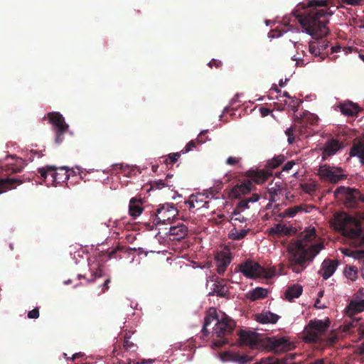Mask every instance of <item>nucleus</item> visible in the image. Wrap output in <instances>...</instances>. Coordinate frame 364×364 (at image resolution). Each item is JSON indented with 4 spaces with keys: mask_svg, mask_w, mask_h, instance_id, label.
Wrapping results in <instances>:
<instances>
[{
    "mask_svg": "<svg viewBox=\"0 0 364 364\" xmlns=\"http://www.w3.org/2000/svg\"><path fill=\"white\" fill-rule=\"evenodd\" d=\"M337 8L333 0H309L302 12L294 14L305 32L318 39L328 33L329 18Z\"/></svg>",
    "mask_w": 364,
    "mask_h": 364,
    "instance_id": "f257e3e1",
    "label": "nucleus"
},
{
    "mask_svg": "<svg viewBox=\"0 0 364 364\" xmlns=\"http://www.w3.org/2000/svg\"><path fill=\"white\" fill-rule=\"evenodd\" d=\"M316 237V230L313 228L306 230L302 239L298 240L294 247L289 249L287 267L295 273L301 272L306 266L308 261H311L316 255L323 248L322 243L311 245L309 247L307 242H311Z\"/></svg>",
    "mask_w": 364,
    "mask_h": 364,
    "instance_id": "f03ea898",
    "label": "nucleus"
},
{
    "mask_svg": "<svg viewBox=\"0 0 364 364\" xmlns=\"http://www.w3.org/2000/svg\"><path fill=\"white\" fill-rule=\"evenodd\" d=\"M329 223L331 227L343 236L356 240L360 245H364V229L358 218L345 212H337L333 215Z\"/></svg>",
    "mask_w": 364,
    "mask_h": 364,
    "instance_id": "7ed1b4c3",
    "label": "nucleus"
},
{
    "mask_svg": "<svg viewBox=\"0 0 364 364\" xmlns=\"http://www.w3.org/2000/svg\"><path fill=\"white\" fill-rule=\"evenodd\" d=\"M245 277L255 279L257 277L271 278L274 273L267 270L258 262L252 259H247L245 262L237 265V268Z\"/></svg>",
    "mask_w": 364,
    "mask_h": 364,
    "instance_id": "20e7f679",
    "label": "nucleus"
},
{
    "mask_svg": "<svg viewBox=\"0 0 364 364\" xmlns=\"http://www.w3.org/2000/svg\"><path fill=\"white\" fill-rule=\"evenodd\" d=\"M335 198L343 203L347 208H359V190L346 186H339L334 191Z\"/></svg>",
    "mask_w": 364,
    "mask_h": 364,
    "instance_id": "39448f33",
    "label": "nucleus"
},
{
    "mask_svg": "<svg viewBox=\"0 0 364 364\" xmlns=\"http://www.w3.org/2000/svg\"><path fill=\"white\" fill-rule=\"evenodd\" d=\"M327 322L321 320L311 321L304 330V340L309 343L318 342L328 328Z\"/></svg>",
    "mask_w": 364,
    "mask_h": 364,
    "instance_id": "423d86ee",
    "label": "nucleus"
},
{
    "mask_svg": "<svg viewBox=\"0 0 364 364\" xmlns=\"http://www.w3.org/2000/svg\"><path fill=\"white\" fill-rule=\"evenodd\" d=\"M42 178L46 179L49 174L55 183H60L68 181L70 178L69 169L66 166L56 167L55 166L48 165L38 169Z\"/></svg>",
    "mask_w": 364,
    "mask_h": 364,
    "instance_id": "0eeeda50",
    "label": "nucleus"
},
{
    "mask_svg": "<svg viewBox=\"0 0 364 364\" xmlns=\"http://www.w3.org/2000/svg\"><path fill=\"white\" fill-rule=\"evenodd\" d=\"M263 345L267 350L275 353H284L294 348V345L285 338H267L263 341Z\"/></svg>",
    "mask_w": 364,
    "mask_h": 364,
    "instance_id": "6e6552de",
    "label": "nucleus"
},
{
    "mask_svg": "<svg viewBox=\"0 0 364 364\" xmlns=\"http://www.w3.org/2000/svg\"><path fill=\"white\" fill-rule=\"evenodd\" d=\"M343 171V170L341 167L324 164L320 166L318 173L323 180L329 181L331 183H336L347 178V176L342 173Z\"/></svg>",
    "mask_w": 364,
    "mask_h": 364,
    "instance_id": "1a4fd4ad",
    "label": "nucleus"
},
{
    "mask_svg": "<svg viewBox=\"0 0 364 364\" xmlns=\"http://www.w3.org/2000/svg\"><path fill=\"white\" fill-rule=\"evenodd\" d=\"M178 214L177 208L173 203H165L159 206L155 213L156 224L170 223Z\"/></svg>",
    "mask_w": 364,
    "mask_h": 364,
    "instance_id": "9d476101",
    "label": "nucleus"
},
{
    "mask_svg": "<svg viewBox=\"0 0 364 364\" xmlns=\"http://www.w3.org/2000/svg\"><path fill=\"white\" fill-rule=\"evenodd\" d=\"M235 326V321L224 313L221 314L213 328V332L218 338H222L232 332Z\"/></svg>",
    "mask_w": 364,
    "mask_h": 364,
    "instance_id": "9b49d317",
    "label": "nucleus"
},
{
    "mask_svg": "<svg viewBox=\"0 0 364 364\" xmlns=\"http://www.w3.org/2000/svg\"><path fill=\"white\" fill-rule=\"evenodd\" d=\"M344 147L343 143L336 139L331 138L326 141L323 146L320 149L322 151L321 158L323 161L335 155L338 151Z\"/></svg>",
    "mask_w": 364,
    "mask_h": 364,
    "instance_id": "f8f14e48",
    "label": "nucleus"
},
{
    "mask_svg": "<svg viewBox=\"0 0 364 364\" xmlns=\"http://www.w3.org/2000/svg\"><path fill=\"white\" fill-rule=\"evenodd\" d=\"M238 336L241 344L249 346L252 349L259 347L260 341L257 333L241 330L238 333Z\"/></svg>",
    "mask_w": 364,
    "mask_h": 364,
    "instance_id": "ddd939ff",
    "label": "nucleus"
},
{
    "mask_svg": "<svg viewBox=\"0 0 364 364\" xmlns=\"http://www.w3.org/2000/svg\"><path fill=\"white\" fill-rule=\"evenodd\" d=\"M214 259L217 272L223 274L232 260L230 253L221 251L216 254Z\"/></svg>",
    "mask_w": 364,
    "mask_h": 364,
    "instance_id": "4468645a",
    "label": "nucleus"
},
{
    "mask_svg": "<svg viewBox=\"0 0 364 364\" xmlns=\"http://www.w3.org/2000/svg\"><path fill=\"white\" fill-rule=\"evenodd\" d=\"M338 264L339 262L338 260L326 259L321 264V268L318 271V274L323 277V279L326 280L334 274L338 266Z\"/></svg>",
    "mask_w": 364,
    "mask_h": 364,
    "instance_id": "2eb2a0df",
    "label": "nucleus"
},
{
    "mask_svg": "<svg viewBox=\"0 0 364 364\" xmlns=\"http://www.w3.org/2000/svg\"><path fill=\"white\" fill-rule=\"evenodd\" d=\"M49 122L53 125V129H68V124L65 122L63 115L58 112H49L47 114Z\"/></svg>",
    "mask_w": 364,
    "mask_h": 364,
    "instance_id": "dca6fc26",
    "label": "nucleus"
},
{
    "mask_svg": "<svg viewBox=\"0 0 364 364\" xmlns=\"http://www.w3.org/2000/svg\"><path fill=\"white\" fill-rule=\"evenodd\" d=\"M339 108L343 114L348 117H357L358 113L363 110L358 104L352 102L341 104Z\"/></svg>",
    "mask_w": 364,
    "mask_h": 364,
    "instance_id": "f3484780",
    "label": "nucleus"
},
{
    "mask_svg": "<svg viewBox=\"0 0 364 364\" xmlns=\"http://www.w3.org/2000/svg\"><path fill=\"white\" fill-rule=\"evenodd\" d=\"M212 292L209 295L216 294L220 297H226L229 294V289L224 279H217L211 287Z\"/></svg>",
    "mask_w": 364,
    "mask_h": 364,
    "instance_id": "a211bd4d",
    "label": "nucleus"
},
{
    "mask_svg": "<svg viewBox=\"0 0 364 364\" xmlns=\"http://www.w3.org/2000/svg\"><path fill=\"white\" fill-rule=\"evenodd\" d=\"M252 183H242L240 185L235 186L230 191L229 196L231 198H239L242 195L249 193L251 191Z\"/></svg>",
    "mask_w": 364,
    "mask_h": 364,
    "instance_id": "6ab92c4d",
    "label": "nucleus"
},
{
    "mask_svg": "<svg viewBox=\"0 0 364 364\" xmlns=\"http://www.w3.org/2000/svg\"><path fill=\"white\" fill-rule=\"evenodd\" d=\"M23 183V181L18 178H0V194L15 188L17 186Z\"/></svg>",
    "mask_w": 364,
    "mask_h": 364,
    "instance_id": "aec40b11",
    "label": "nucleus"
},
{
    "mask_svg": "<svg viewBox=\"0 0 364 364\" xmlns=\"http://www.w3.org/2000/svg\"><path fill=\"white\" fill-rule=\"evenodd\" d=\"M303 292V287L298 284L289 286L285 291L284 297L289 301H293L299 298Z\"/></svg>",
    "mask_w": 364,
    "mask_h": 364,
    "instance_id": "412c9836",
    "label": "nucleus"
},
{
    "mask_svg": "<svg viewBox=\"0 0 364 364\" xmlns=\"http://www.w3.org/2000/svg\"><path fill=\"white\" fill-rule=\"evenodd\" d=\"M279 316L270 311L262 312L256 315V321L261 323H276Z\"/></svg>",
    "mask_w": 364,
    "mask_h": 364,
    "instance_id": "4be33fe9",
    "label": "nucleus"
},
{
    "mask_svg": "<svg viewBox=\"0 0 364 364\" xmlns=\"http://www.w3.org/2000/svg\"><path fill=\"white\" fill-rule=\"evenodd\" d=\"M143 211V208L141 207V201L140 199H136V198H132L130 200L129 205V213L131 216L136 218L141 215Z\"/></svg>",
    "mask_w": 364,
    "mask_h": 364,
    "instance_id": "5701e85b",
    "label": "nucleus"
},
{
    "mask_svg": "<svg viewBox=\"0 0 364 364\" xmlns=\"http://www.w3.org/2000/svg\"><path fill=\"white\" fill-rule=\"evenodd\" d=\"M188 233V228L185 225L172 226L169 229V235L174 236L175 240L183 238Z\"/></svg>",
    "mask_w": 364,
    "mask_h": 364,
    "instance_id": "b1692460",
    "label": "nucleus"
},
{
    "mask_svg": "<svg viewBox=\"0 0 364 364\" xmlns=\"http://www.w3.org/2000/svg\"><path fill=\"white\" fill-rule=\"evenodd\" d=\"M2 171L6 172V174L19 173L23 169L22 159H17L15 164H6L4 166H2Z\"/></svg>",
    "mask_w": 364,
    "mask_h": 364,
    "instance_id": "393cba45",
    "label": "nucleus"
},
{
    "mask_svg": "<svg viewBox=\"0 0 364 364\" xmlns=\"http://www.w3.org/2000/svg\"><path fill=\"white\" fill-rule=\"evenodd\" d=\"M350 156H358L360 163L364 165V140L353 145L350 151Z\"/></svg>",
    "mask_w": 364,
    "mask_h": 364,
    "instance_id": "a878e982",
    "label": "nucleus"
},
{
    "mask_svg": "<svg viewBox=\"0 0 364 364\" xmlns=\"http://www.w3.org/2000/svg\"><path fill=\"white\" fill-rule=\"evenodd\" d=\"M309 51L314 57L318 58L317 60L318 62L323 60L328 55V53H321L319 48L316 44V41H311L309 43Z\"/></svg>",
    "mask_w": 364,
    "mask_h": 364,
    "instance_id": "bb28decb",
    "label": "nucleus"
},
{
    "mask_svg": "<svg viewBox=\"0 0 364 364\" xmlns=\"http://www.w3.org/2000/svg\"><path fill=\"white\" fill-rule=\"evenodd\" d=\"M346 318L343 322V331L349 332L351 329L358 325L360 321V318L355 317V316L346 315Z\"/></svg>",
    "mask_w": 364,
    "mask_h": 364,
    "instance_id": "cd10ccee",
    "label": "nucleus"
},
{
    "mask_svg": "<svg viewBox=\"0 0 364 364\" xmlns=\"http://www.w3.org/2000/svg\"><path fill=\"white\" fill-rule=\"evenodd\" d=\"M343 274L347 279L354 282L358 277V268L355 266L347 264L343 269Z\"/></svg>",
    "mask_w": 364,
    "mask_h": 364,
    "instance_id": "c85d7f7f",
    "label": "nucleus"
},
{
    "mask_svg": "<svg viewBox=\"0 0 364 364\" xmlns=\"http://www.w3.org/2000/svg\"><path fill=\"white\" fill-rule=\"evenodd\" d=\"M267 296V290L262 287H257L249 293V298L252 301L264 299Z\"/></svg>",
    "mask_w": 364,
    "mask_h": 364,
    "instance_id": "c756f323",
    "label": "nucleus"
},
{
    "mask_svg": "<svg viewBox=\"0 0 364 364\" xmlns=\"http://www.w3.org/2000/svg\"><path fill=\"white\" fill-rule=\"evenodd\" d=\"M250 231V228L238 230L234 228L229 232V238L232 240H240L243 239Z\"/></svg>",
    "mask_w": 364,
    "mask_h": 364,
    "instance_id": "7c9ffc66",
    "label": "nucleus"
},
{
    "mask_svg": "<svg viewBox=\"0 0 364 364\" xmlns=\"http://www.w3.org/2000/svg\"><path fill=\"white\" fill-rule=\"evenodd\" d=\"M220 316L218 315L216 312V309L215 308H210L205 317L204 324L205 326H208L210 325V323L214 321H217L219 318Z\"/></svg>",
    "mask_w": 364,
    "mask_h": 364,
    "instance_id": "2f4dec72",
    "label": "nucleus"
},
{
    "mask_svg": "<svg viewBox=\"0 0 364 364\" xmlns=\"http://www.w3.org/2000/svg\"><path fill=\"white\" fill-rule=\"evenodd\" d=\"M318 117L314 114L306 112L304 113V116L300 119V123L304 126V124H310L311 125H315L318 122Z\"/></svg>",
    "mask_w": 364,
    "mask_h": 364,
    "instance_id": "473e14b6",
    "label": "nucleus"
},
{
    "mask_svg": "<svg viewBox=\"0 0 364 364\" xmlns=\"http://www.w3.org/2000/svg\"><path fill=\"white\" fill-rule=\"evenodd\" d=\"M285 160V157L283 155H278L274 156L271 160L267 161V167L268 168H276L280 166Z\"/></svg>",
    "mask_w": 364,
    "mask_h": 364,
    "instance_id": "72a5a7b5",
    "label": "nucleus"
},
{
    "mask_svg": "<svg viewBox=\"0 0 364 364\" xmlns=\"http://www.w3.org/2000/svg\"><path fill=\"white\" fill-rule=\"evenodd\" d=\"M348 250L345 249L343 250V253L346 255L353 257L354 259H358L362 263V266L364 265V250H354L348 254Z\"/></svg>",
    "mask_w": 364,
    "mask_h": 364,
    "instance_id": "f704fd0d",
    "label": "nucleus"
},
{
    "mask_svg": "<svg viewBox=\"0 0 364 364\" xmlns=\"http://www.w3.org/2000/svg\"><path fill=\"white\" fill-rule=\"evenodd\" d=\"M181 151L180 152L171 153L168 155V157H162V163L166 164L167 166L171 165L173 166L180 158Z\"/></svg>",
    "mask_w": 364,
    "mask_h": 364,
    "instance_id": "c9c22d12",
    "label": "nucleus"
},
{
    "mask_svg": "<svg viewBox=\"0 0 364 364\" xmlns=\"http://www.w3.org/2000/svg\"><path fill=\"white\" fill-rule=\"evenodd\" d=\"M250 202L248 200L245 198L244 199H242L240 200L237 205V206L235 208L232 214L235 215H240V213L243 211L245 209L249 208L248 203Z\"/></svg>",
    "mask_w": 364,
    "mask_h": 364,
    "instance_id": "e433bc0d",
    "label": "nucleus"
},
{
    "mask_svg": "<svg viewBox=\"0 0 364 364\" xmlns=\"http://www.w3.org/2000/svg\"><path fill=\"white\" fill-rule=\"evenodd\" d=\"M123 348L125 350L134 352L137 349V346L129 340V337H125L123 342Z\"/></svg>",
    "mask_w": 364,
    "mask_h": 364,
    "instance_id": "4c0bfd02",
    "label": "nucleus"
},
{
    "mask_svg": "<svg viewBox=\"0 0 364 364\" xmlns=\"http://www.w3.org/2000/svg\"><path fill=\"white\" fill-rule=\"evenodd\" d=\"M301 103V101L295 97H292L290 99V102L287 103L286 105L288 106V107L292 110L294 112H297L299 107L300 106V104Z\"/></svg>",
    "mask_w": 364,
    "mask_h": 364,
    "instance_id": "58836bf2",
    "label": "nucleus"
},
{
    "mask_svg": "<svg viewBox=\"0 0 364 364\" xmlns=\"http://www.w3.org/2000/svg\"><path fill=\"white\" fill-rule=\"evenodd\" d=\"M68 129H57L54 130L55 132V142L58 144L62 143L64 140V134L68 132Z\"/></svg>",
    "mask_w": 364,
    "mask_h": 364,
    "instance_id": "ea45409f",
    "label": "nucleus"
},
{
    "mask_svg": "<svg viewBox=\"0 0 364 364\" xmlns=\"http://www.w3.org/2000/svg\"><path fill=\"white\" fill-rule=\"evenodd\" d=\"M104 274L102 269L100 267H98L95 271H93L91 274V279L88 280L89 282H93L95 281L97 278L104 277Z\"/></svg>",
    "mask_w": 364,
    "mask_h": 364,
    "instance_id": "a19ab883",
    "label": "nucleus"
},
{
    "mask_svg": "<svg viewBox=\"0 0 364 364\" xmlns=\"http://www.w3.org/2000/svg\"><path fill=\"white\" fill-rule=\"evenodd\" d=\"M166 183L163 180L154 181L150 183V188L152 189H161L166 186Z\"/></svg>",
    "mask_w": 364,
    "mask_h": 364,
    "instance_id": "79ce46f5",
    "label": "nucleus"
},
{
    "mask_svg": "<svg viewBox=\"0 0 364 364\" xmlns=\"http://www.w3.org/2000/svg\"><path fill=\"white\" fill-rule=\"evenodd\" d=\"M315 41L321 53H326L325 50L328 48V43L326 40L323 39Z\"/></svg>",
    "mask_w": 364,
    "mask_h": 364,
    "instance_id": "37998d69",
    "label": "nucleus"
},
{
    "mask_svg": "<svg viewBox=\"0 0 364 364\" xmlns=\"http://www.w3.org/2000/svg\"><path fill=\"white\" fill-rule=\"evenodd\" d=\"M196 144H197V142L193 141V140L189 141L186 145L184 149L181 150L182 154H186V153L191 151L193 148H196Z\"/></svg>",
    "mask_w": 364,
    "mask_h": 364,
    "instance_id": "c03bdc74",
    "label": "nucleus"
},
{
    "mask_svg": "<svg viewBox=\"0 0 364 364\" xmlns=\"http://www.w3.org/2000/svg\"><path fill=\"white\" fill-rule=\"evenodd\" d=\"M241 158L239 157H233L230 156L226 160V164L230 166H235L239 164L240 162Z\"/></svg>",
    "mask_w": 364,
    "mask_h": 364,
    "instance_id": "a18cd8bd",
    "label": "nucleus"
},
{
    "mask_svg": "<svg viewBox=\"0 0 364 364\" xmlns=\"http://www.w3.org/2000/svg\"><path fill=\"white\" fill-rule=\"evenodd\" d=\"M286 134L288 136V142L289 144H292L294 141V130L292 127H290L287 129L285 132Z\"/></svg>",
    "mask_w": 364,
    "mask_h": 364,
    "instance_id": "49530a36",
    "label": "nucleus"
},
{
    "mask_svg": "<svg viewBox=\"0 0 364 364\" xmlns=\"http://www.w3.org/2000/svg\"><path fill=\"white\" fill-rule=\"evenodd\" d=\"M28 317L29 318H38L39 317V310L38 308L36 307L33 310L28 311Z\"/></svg>",
    "mask_w": 364,
    "mask_h": 364,
    "instance_id": "de8ad7c7",
    "label": "nucleus"
},
{
    "mask_svg": "<svg viewBox=\"0 0 364 364\" xmlns=\"http://www.w3.org/2000/svg\"><path fill=\"white\" fill-rule=\"evenodd\" d=\"M279 193V189L276 188H272L269 189V193L270 196L269 200L274 201V197L275 196L278 195Z\"/></svg>",
    "mask_w": 364,
    "mask_h": 364,
    "instance_id": "09e8293b",
    "label": "nucleus"
},
{
    "mask_svg": "<svg viewBox=\"0 0 364 364\" xmlns=\"http://www.w3.org/2000/svg\"><path fill=\"white\" fill-rule=\"evenodd\" d=\"M110 282H111L110 277H108L107 278H106L104 283L102 284V293H105L106 291H107L109 289V284H110Z\"/></svg>",
    "mask_w": 364,
    "mask_h": 364,
    "instance_id": "8fccbe9b",
    "label": "nucleus"
},
{
    "mask_svg": "<svg viewBox=\"0 0 364 364\" xmlns=\"http://www.w3.org/2000/svg\"><path fill=\"white\" fill-rule=\"evenodd\" d=\"M353 299H357L358 300L364 299L363 288L358 289V291L354 294Z\"/></svg>",
    "mask_w": 364,
    "mask_h": 364,
    "instance_id": "3c124183",
    "label": "nucleus"
},
{
    "mask_svg": "<svg viewBox=\"0 0 364 364\" xmlns=\"http://www.w3.org/2000/svg\"><path fill=\"white\" fill-rule=\"evenodd\" d=\"M196 203H198V196L193 195L191 196L190 200L188 201L189 208H194Z\"/></svg>",
    "mask_w": 364,
    "mask_h": 364,
    "instance_id": "603ef678",
    "label": "nucleus"
},
{
    "mask_svg": "<svg viewBox=\"0 0 364 364\" xmlns=\"http://www.w3.org/2000/svg\"><path fill=\"white\" fill-rule=\"evenodd\" d=\"M252 358L248 355H242L239 358L238 361L241 364H245L250 362Z\"/></svg>",
    "mask_w": 364,
    "mask_h": 364,
    "instance_id": "864d4df0",
    "label": "nucleus"
},
{
    "mask_svg": "<svg viewBox=\"0 0 364 364\" xmlns=\"http://www.w3.org/2000/svg\"><path fill=\"white\" fill-rule=\"evenodd\" d=\"M208 65L210 68H213V66H215V68H218L222 66V62L218 60L213 59L210 61V63H208Z\"/></svg>",
    "mask_w": 364,
    "mask_h": 364,
    "instance_id": "5fc2aeb1",
    "label": "nucleus"
},
{
    "mask_svg": "<svg viewBox=\"0 0 364 364\" xmlns=\"http://www.w3.org/2000/svg\"><path fill=\"white\" fill-rule=\"evenodd\" d=\"M294 164L295 163L294 161H289L284 164V166L282 168V170L284 171H289L292 168Z\"/></svg>",
    "mask_w": 364,
    "mask_h": 364,
    "instance_id": "6e6d98bb",
    "label": "nucleus"
},
{
    "mask_svg": "<svg viewBox=\"0 0 364 364\" xmlns=\"http://www.w3.org/2000/svg\"><path fill=\"white\" fill-rule=\"evenodd\" d=\"M248 201L250 203H255V202H257L259 200V199L260 198V196L259 194L257 193H254L252 195V196L249 197V198H246Z\"/></svg>",
    "mask_w": 364,
    "mask_h": 364,
    "instance_id": "4d7b16f0",
    "label": "nucleus"
},
{
    "mask_svg": "<svg viewBox=\"0 0 364 364\" xmlns=\"http://www.w3.org/2000/svg\"><path fill=\"white\" fill-rule=\"evenodd\" d=\"M122 247H117L115 249H112L110 251H108L109 256L108 257L109 259L115 257V254L117 253V250H121Z\"/></svg>",
    "mask_w": 364,
    "mask_h": 364,
    "instance_id": "13d9d810",
    "label": "nucleus"
},
{
    "mask_svg": "<svg viewBox=\"0 0 364 364\" xmlns=\"http://www.w3.org/2000/svg\"><path fill=\"white\" fill-rule=\"evenodd\" d=\"M343 3H346L350 5H358L363 0H341Z\"/></svg>",
    "mask_w": 364,
    "mask_h": 364,
    "instance_id": "bf43d9fd",
    "label": "nucleus"
},
{
    "mask_svg": "<svg viewBox=\"0 0 364 364\" xmlns=\"http://www.w3.org/2000/svg\"><path fill=\"white\" fill-rule=\"evenodd\" d=\"M259 111L262 117H266L271 113V110L269 109L264 107H260Z\"/></svg>",
    "mask_w": 364,
    "mask_h": 364,
    "instance_id": "052dcab7",
    "label": "nucleus"
},
{
    "mask_svg": "<svg viewBox=\"0 0 364 364\" xmlns=\"http://www.w3.org/2000/svg\"><path fill=\"white\" fill-rule=\"evenodd\" d=\"M207 133V131H203L200 133L197 138V142L198 143H204L205 139H204L205 134Z\"/></svg>",
    "mask_w": 364,
    "mask_h": 364,
    "instance_id": "680f3d73",
    "label": "nucleus"
},
{
    "mask_svg": "<svg viewBox=\"0 0 364 364\" xmlns=\"http://www.w3.org/2000/svg\"><path fill=\"white\" fill-rule=\"evenodd\" d=\"M287 104V102L285 100L284 105L275 104L274 107L277 108V109L280 110V111H283V110H284L285 106H286Z\"/></svg>",
    "mask_w": 364,
    "mask_h": 364,
    "instance_id": "e2e57ef3",
    "label": "nucleus"
},
{
    "mask_svg": "<svg viewBox=\"0 0 364 364\" xmlns=\"http://www.w3.org/2000/svg\"><path fill=\"white\" fill-rule=\"evenodd\" d=\"M199 205L198 208H203V207H205L207 204H208V202L207 201H205L203 202V199H200L198 197V203H197Z\"/></svg>",
    "mask_w": 364,
    "mask_h": 364,
    "instance_id": "0e129e2a",
    "label": "nucleus"
},
{
    "mask_svg": "<svg viewBox=\"0 0 364 364\" xmlns=\"http://www.w3.org/2000/svg\"><path fill=\"white\" fill-rule=\"evenodd\" d=\"M299 208H296L295 209H288L289 215L291 217L294 216L296 213L298 212Z\"/></svg>",
    "mask_w": 364,
    "mask_h": 364,
    "instance_id": "69168bd1",
    "label": "nucleus"
},
{
    "mask_svg": "<svg viewBox=\"0 0 364 364\" xmlns=\"http://www.w3.org/2000/svg\"><path fill=\"white\" fill-rule=\"evenodd\" d=\"M341 47L339 46L331 47V53L339 52L341 50Z\"/></svg>",
    "mask_w": 364,
    "mask_h": 364,
    "instance_id": "338daca9",
    "label": "nucleus"
},
{
    "mask_svg": "<svg viewBox=\"0 0 364 364\" xmlns=\"http://www.w3.org/2000/svg\"><path fill=\"white\" fill-rule=\"evenodd\" d=\"M207 327L208 326H205V325H203V327L202 331H201V332H202V333H203V335L204 336H208V335L209 333V332H208V331L207 329Z\"/></svg>",
    "mask_w": 364,
    "mask_h": 364,
    "instance_id": "774afa93",
    "label": "nucleus"
}]
</instances>
